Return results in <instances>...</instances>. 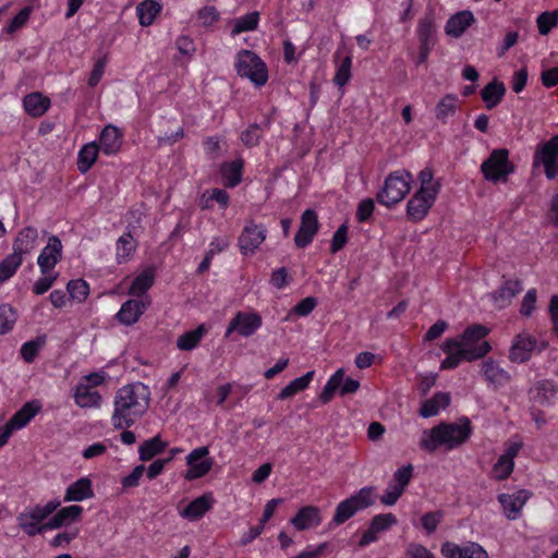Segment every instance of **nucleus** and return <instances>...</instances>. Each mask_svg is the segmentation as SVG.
Wrapping results in <instances>:
<instances>
[{
  "label": "nucleus",
  "instance_id": "obj_60",
  "mask_svg": "<svg viewBox=\"0 0 558 558\" xmlns=\"http://www.w3.org/2000/svg\"><path fill=\"white\" fill-rule=\"evenodd\" d=\"M461 558H488L487 551L477 543L470 542L461 546Z\"/></svg>",
  "mask_w": 558,
  "mask_h": 558
},
{
  "label": "nucleus",
  "instance_id": "obj_7",
  "mask_svg": "<svg viewBox=\"0 0 558 558\" xmlns=\"http://www.w3.org/2000/svg\"><path fill=\"white\" fill-rule=\"evenodd\" d=\"M236 73L248 78L256 86H263L268 80V70L265 62L253 51L243 49L236 54Z\"/></svg>",
  "mask_w": 558,
  "mask_h": 558
},
{
  "label": "nucleus",
  "instance_id": "obj_9",
  "mask_svg": "<svg viewBox=\"0 0 558 558\" xmlns=\"http://www.w3.org/2000/svg\"><path fill=\"white\" fill-rule=\"evenodd\" d=\"M542 165L549 180L558 175V134L538 145L534 153L533 167Z\"/></svg>",
  "mask_w": 558,
  "mask_h": 558
},
{
  "label": "nucleus",
  "instance_id": "obj_43",
  "mask_svg": "<svg viewBox=\"0 0 558 558\" xmlns=\"http://www.w3.org/2000/svg\"><path fill=\"white\" fill-rule=\"evenodd\" d=\"M259 21V13L254 11L234 21V26L231 31V36L235 37L243 32L254 31Z\"/></svg>",
  "mask_w": 558,
  "mask_h": 558
},
{
  "label": "nucleus",
  "instance_id": "obj_63",
  "mask_svg": "<svg viewBox=\"0 0 558 558\" xmlns=\"http://www.w3.org/2000/svg\"><path fill=\"white\" fill-rule=\"evenodd\" d=\"M402 494L403 490L401 489V486H396V484L389 483L384 495L380 497V501L386 506H393Z\"/></svg>",
  "mask_w": 558,
  "mask_h": 558
},
{
  "label": "nucleus",
  "instance_id": "obj_39",
  "mask_svg": "<svg viewBox=\"0 0 558 558\" xmlns=\"http://www.w3.org/2000/svg\"><path fill=\"white\" fill-rule=\"evenodd\" d=\"M458 97L453 94L445 95L436 105V118L446 123L449 117H452L457 111Z\"/></svg>",
  "mask_w": 558,
  "mask_h": 558
},
{
  "label": "nucleus",
  "instance_id": "obj_41",
  "mask_svg": "<svg viewBox=\"0 0 558 558\" xmlns=\"http://www.w3.org/2000/svg\"><path fill=\"white\" fill-rule=\"evenodd\" d=\"M155 272L154 269L147 268L143 270L138 276L133 280L129 293L131 295H142L144 294L154 283Z\"/></svg>",
  "mask_w": 558,
  "mask_h": 558
},
{
  "label": "nucleus",
  "instance_id": "obj_2",
  "mask_svg": "<svg viewBox=\"0 0 558 558\" xmlns=\"http://www.w3.org/2000/svg\"><path fill=\"white\" fill-rule=\"evenodd\" d=\"M150 390L141 381L125 385L114 396L111 422L114 428L131 427L149 408Z\"/></svg>",
  "mask_w": 558,
  "mask_h": 558
},
{
  "label": "nucleus",
  "instance_id": "obj_51",
  "mask_svg": "<svg viewBox=\"0 0 558 558\" xmlns=\"http://www.w3.org/2000/svg\"><path fill=\"white\" fill-rule=\"evenodd\" d=\"M433 171L430 168H424L418 173V180L421 182V186L417 191H423L424 193H432L435 190V194L438 195L440 192V183L438 181H433Z\"/></svg>",
  "mask_w": 558,
  "mask_h": 558
},
{
  "label": "nucleus",
  "instance_id": "obj_28",
  "mask_svg": "<svg viewBox=\"0 0 558 558\" xmlns=\"http://www.w3.org/2000/svg\"><path fill=\"white\" fill-rule=\"evenodd\" d=\"M93 496L92 481L88 477H81L66 488L64 501H83Z\"/></svg>",
  "mask_w": 558,
  "mask_h": 558
},
{
  "label": "nucleus",
  "instance_id": "obj_4",
  "mask_svg": "<svg viewBox=\"0 0 558 558\" xmlns=\"http://www.w3.org/2000/svg\"><path fill=\"white\" fill-rule=\"evenodd\" d=\"M412 174L408 170H397L388 174L376 201L386 207L400 203L411 190Z\"/></svg>",
  "mask_w": 558,
  "mask_h": 558
},
{
  "label": "nucleus",
  "instance_id": "obj_37",
  "mask_svg": "<svg viewBox=\"0 0 558 558\" xmlns=\"http://www.w3.org/2000/svg\"><path fill=\"white\" fill-rule=\"evenodd\" d=\"M314 377V371L305 373L303 376L298 377L290 381L278 395V399L284 400L293 397L300 391L306 389Z\"/></svg>",
  "mask_w": 558,
  "mask_h": 558
},
{
  "label": "nucleus",
  "instance_id": "obj_45",
  "mask_svg": "<svg viewBox=\"0 0 558 558\" xmlns=\"http://www.w3.org/2000/svg\"><path fill=\"white\" fill-rule=\"evenodd\" d=\"M100 395L97 391H92L86 386H80L76 389L75 402L81 408L97 407L99 405Z\"/></svg>",
  "mask_w": 558,
  "mask_h": 558
},
{
  "label": "nucleus",
  "instance_id": "obj_55",
  "mask_svg": "<svg viewBox=\"0 0 558 558\" xmlns=\"http://www.w3.org/2000/svg\"><path fill=\"white\" fill-rule=\"evenodd\" d=\"M262 135L263 132L260 126L257 123H253L242 132L241 141L245 146L254 147L258 145Z\"/></svg>",
  "mask_w": 558,
  "mask_h": 558
},
{
  "label": "nucleus",
  "instance_id": "obj_12",
  "mask_svg": "<svg viewBox=\"0 0 558 558\" xmlns=\"http://www.w3.org/2000/svg\"><path fill=\"white\" fill-rule=\"evenodd\" d=\"M266 228L253 221L247 223L239 236V247L243 255L253 254L266 239Z\"/></svg>",
  "mask_w": 558,
  "mask_h": 558
},
{
  "label": "nucleus",
  "instance_id": "obj_42",
  "mask_svg": "<svg viewBox=\"0 0 558 558\" xmlns=\"http://www.w3.org/2000/svg\"><path fill=\"white\" fill-rule=\"evenodd\" d=\"M344 377V371L343 368H339L326 383V385L323 388V391L319 395V400L322 403L326 404L331 401L335 393L337 391L340 392V385L343 381Z\"/></svg>",
  "mask_w": 558,
  "mask_h": 558
},
{
  "label": "nucleus",
  "instance_id": "obj_21",
  "mask_svg": "<svg viewBox=\"0 0 558 558\" xmlns=\"http://www.w3.org/2000/svg\"><path fill=\"white\" fill-rule=\"evenodd\" d=\"M145 308L146 304L143 301L131 299L122 304L116 317L121 324L131 326L138 320Z\"/></svg>",
  "mask_w": 558,
  "mask_h": 558
},
{
  "label": "nucleus",
  "instance_id": "obj_50",
  "mask_svg": "<svg viewBox=\"0 0 558 558\" xmlns=\"http://www.w3.org/2000/svg\"><path fill=\"white\" fill-rule=\"evenodd\" d=\"M541 35H547L558 23V11H545L536 20Z\"/></svg>",
  "mask_w": 558,
  "mask_h": 558
},
{
  "label": "nucleus",
  "instance_id": "obj_53",
  "mask_svg": "<svg viewBox=\"0 0 558 558\" xmlns=\"http://www.w3.org/2000/svg\"><path fill=\"white\" fill-rule=\"evenodd\" d=\"M352 58L347 56L338 66L333 82L339 87L344 86L351 78Z\"/></svg>",
  "mask_w": 558,
  "mask_h": 558
},
{
  "label": "nucleus",
  "instance_id": "obj_46",
  "mask_svg": "<svg viewBox=\"0 0 558 558\" xmlns=\"http://www.w3.org/2000/svg\"><path fill=\"white\" fill-rule=\"evenodd\" d=\"M17 319L16 311L9 304L0 305V335L12 330Z\"/></svg>",
  "mask_w": 558,
  "mask_h": 558
},
{
  "label": "nucleus",
  "instance_id": "obj_19",
  "mask_svg": "<svg viewBox=\"0 0 558 558\" xmlns=\"http://www.w3.org/2000/svg\"><path fill=\"white\" fill-rule=\"evenodd\" d=\"M474 22L475 17L471 11H460L447 21L445 32L450 37L459 38Z\"/></svg>",
  "mask_w": 558,
  "mask_h": 558
},
{
  "label": "nucleus",
  "instance_id": "obj_52",
  "mask_svg": "<svg viewBox=\"0 0 558 558\" xmlns=\"http://www.w3.org/2000/svg\"><path fill=\"white\" fill-rule=\"evenodd\" d=\"M397 524V518L392 513H381L375 515L371 521V527L378 534L389 530L392 525Z\"/></svg>",
  "mask_w": 558,
  "mask_h": 558
},
{
  "label": "nucleus",
  "instance_id": "obj_48",
  "mask_svg": "<svg viewBox=\"0 0 558 558\" xmlns=\"http://www.w3.org/2000/svg\"><path fill=\"white\" fill-rule=\"evenodd\" d=\"M45 342L46 336H40L34 340L25 342L21 348V355L23 360L26 363H32L36 359L39 350L44 347Z\"/></svg>",
  "mask_w": 558,
  "mask_h": 558
},
{
  "label": "nucleus",
  "instance_id": "obj_30",
  "mask_svg": "<svg viewBox=\"0 0 558 558\" xmlns=\"http://www.w3.org/2000/svg\"><path fill=\"white\" fill-rule=\"evenodd\" d=\"M450 404V395L447 392H437L430 399L423 402L420 409L422 417H433L437 415L440 409H445Z\"/></svg>",
  "mask_w": 558,
  "mask_h": 558
},
{
  "label": "nucleus",
  "instance_id": "obj_17",
  "mask_svg": "<svg viewBox=\"0 0 558 558\" xmlns=\"http://www.w3.org/2000/svg\"><path fill=\"white\" fill-rule=\"evenodd\" d=\"M530 496L531 494L527 490L521 489L512 495L500 494L498 496V501L502 506L506 517L509 520H514L520 514L522 507L527 501Z\"/></svg>",
  "mask_w": 558,
  "mask_h": 558
},
{
  "label": "nucleus",
  "instance_id": "obj_34",
  "mask_svg": "<svg viewBox=\"0 0 558 558\" xmlns=\"http://www.w3.org/2000/svg\"><path fill=\"white\" fill-rule=\"evenodd\" d=\"M23 105L28 114L40 117L48 110L50 100L47 97H43L39 93H32L24 97Z\"/></svg>",
  "mask_w": 558,
  "mask_h": 558
},
{
  "label": "nucleus",
  "instance_id": "obj_16",
  "mask_svg": "<svg viewBox=\"0 0 558 558\" xmlns=\"http://www.w3.org/2000/svg\"><path fill=\"white\" fill-rule=\"evenodd\" d=\"M41 410V403L38 400L26 402L13 416L5 423V426L13 433L25 427Z\"/></svg>",
  "mask_w": 558,
  "mask_h": 558
},
{
  "label": "nucleus",
  "instance_id": "obj_29",
  "mask_svg": "<svg viewBox=\"0 0 558 558\" xmlns=\"http://www.w3.org/2000/svg\"><path fill=\"white\" fill-rule=\"evenodd\" d=\"M506 94V86L502 82L494 78L481 90V97L488 110L495 108L502 100Z\"/></svg>",
  "mask_w": 558,
  "mask_h": 558
},
{
  "label": "nucleus",
  "instance_id": "obj_24",
  "mask_svg": "<svg viewBox=\"0 0 558 558\" xmlns=\"http://www.w3.org/2000/svg\"><path fill=\"white\" fill-rule=\"evenodd\" d=\"M211 494H204L192 500L181 512V515L190 521L201 519L213 507Z\"/></svg>",
  "mask_w": 558,
  "mask_h": 558
},
{
  "label": "nucleus",
  "instance_id": "obj_23",
  "mask_svg": "<svg viewBox=\"0 0 558 558\" xmlns=\"http://www.w3.org/2000/svg\"><path fill=\"white\" fill-rule=\"evenodd\" d=\"M122 145V133L113 125L104 128L99 138V148L106 155H112L119 151Z\"/></svg>",
  "mask_w": 558,
  "mask_h": 558
},
{
  "label": "nucleus",
  "instance_id": "obj_62",
  "mask_svg": "<svg viewBox=\"0 0 558 558\" xmlns=\"http://www.w3.org/2000/svg\"><path fill=\"white\" fill-rule=\"evenodd\" d=\"M32 9L29 7L23 8L10 22L7 27L8 33L12 34L21 28L29 19Z\"/></svg>",
  "mask_w": 558,
  "mask_h": 558
},
{
  "label": "nucleus",
  "instance_id": "obj_61",
  "mask_svg": "<svg viewBox=\"0 0 558 558\" xmlns=\"http://www.w3.org/2000/svg\"><path fill=\"white\" fill-rule=\"evenodd\" d=\"M219 12L214 5H206L198 11V20L204 26H210L219 20Z\"/></svg>",
  "mask_w": 558,
  "mask_h": 558
},
{
  "label": "nucleus",
  "instance_id": "obj_3",
  "mask_svg": "<svg viewBox=\"0 0 558 558\" xmlns=\"http://www.w3.org/2000/svg\"><path fill=\"white\" fill-rule=\"evenodd\" d=\"M471 433V421L465 416L458 423L442 422L430 429L423 430L420 447L429 453L435 452L440 446L451 450L464 444Z\"/></svg>",
  "mask_w": 558,
  "mask_h": 558
},
{
  "label": "nucleus",
  "instance_id": "obj_64",
  "mask_svg": "<svg viewBox=\"0 0 558 558\" xmlns=\"http://www.w3.org/2000/svg\"><path fill=\"white\" fill-rule=\"evenodd\" d=\"M442 519L441 511L427 512L422 517V525L428 534L433 533Z\"/></svg>",
  "mask_w": 558,
  "mask_h": 558
},
{
  "label": "nucleus",
  "instance_id": "obj_57",
  "mask_svg": "<svg viewBox=\"0 0 558 558\" xmlns=\"http://www.w3.org/2000/svg\"><path fill=\"white\" fill-rule=\"evenodd\" d=\"M58 278V272L51 274V271L48 275H44L41 278H39L33 286V292L36 295H41L46 293L53 284V282Z\"/></svg>",
  "mask_w": 558,
  "mask_h": 558
},
{
  "label": "nucleus",
  "instance_id": "obj_54",
  "mask_svg": "<svg viewBox=\"0 0 558 558\" xmlns=\"http://www.w3.org/2000/svg\"><path fill=\"white\" fill-rule=\"evenodd\" d=\"M19 525L21 529L26 532L29 536H35L46 530H49L48 527H45V523L43 525H38L39 522L32 520L29 517H27L24 513H21L17 517Z\"/></svg>",
  "mask_w": 558,
  "mask_h": 558
},
{
  "label": "nucleus",
  "instance_id": "obj_22",
  "mask_svg": "<svg viewBox=\"0 0 558 558\" xmlns=\"http://www.w3.org/2000/svg\"><path fill=\"white\" fill-rule=\"evenodd\" d=\"M521 291L522 283L520 280H507L498 290L492 293V299L496 307L504 308Z\"/></svg>",
  "mask_w": 558,
  "mask_h": 558
},
{
  "label": "nucleus",
  "instance_id": "obj_14",
  "mask_svg": "<svg viewBox=\"0 0 558 558\" xmlns=\"http://www.w3.org/2000/svg\"><path fill=\"white\" fill-rule=\"evenodd\" d=\"M319 229L318 217L315 210L306 209L301 216V223L294 236V243L303 248L310 245Z\"/></svg>",
  "mask_w": 558,
  "mask_h": 558
},
{
  "label": "nucleus",
  "instance_id": "obj_13",
  "mask_svg": "<svg viewBox=\"0 0 558 558\" xmlns=\"http://www.w3.org/2000/svg\"><path fill=\"white\" fill-rule=\"evenodd\" d=\"M262 326V317L257 313L239 312L229 323L226 337L236 331L243 337H250Z\"/></svg>",
  "mask_w": 558,
  "mask_h": 558
},
{
  "label": "nucleus",
  "instance_id": "obj_25",
  "mask_svg": "<svg viewBox=\"0 0 558 558\" xmlns=\"http://www.w3.org/2000/svg\"><path fill=\"white\" fill-rule=\"evenodd\" d=\"M38 239V231L33 227L23 228L14 243H13V252L19 254L21 257L31 253L35 246Z\"/></svg>",
  "mask_w": 558,
  "mask_h": 558
},
{
  "label": "nucleus",
  "instance_id": "obj_10",
  "mask_svg": "<svg viewBox=\"0 0 558 558\" xmlns=\"http://www.w3.org/2000/svg\"><path fill=\"white\" fill-rule=\"evenodd\" d=\"M208 454L209 450L205 446L198 447L189 453L186 457L189 470L184 474L186 481L203 477L211 470L214 460Z\"/></svg>",
  "mask_w": 558,
  "mask_h": 558
},
{
  "label": "nucleus",
  "instance_id": "obj_8",
  "mask_svg": "<svg viewBox=\"0 0 558 558\" xmlns=\"http://www.w3.org/2000/svg\"><path fill=\"white\" fill-rule=\"evenodd\" d=\"M547 347V341H538L530 333L522 332L515 336L509 350V359L513 363H525L532 357L534 352L541 353Z\"/></svg>",
  "mask_w": 558,
  "mask_h": 558
},
{
  "label": "nucleus",
  "instance_id": "obj_27",
  "mask_svg": "<svg viewBox=\"0 0 558 558\" xmlns=\"http://www.w3.org/2000/svg\"><path fill=\"white\" fill-rule=\"evenodd\" d=\"M557 390L558 387L553 380L542 379L535 383L530 393L534 402L541 405H549Z\"/></svg>",
  "mask_w": 558,
  "mask_h": 558
},
{
  "label": "nucleus",
  "instance_id": "obj_58",
  "mask_svg": "<svg viewBox=\"0 0 558 558\" xmlns=\"http://www.w3.org/2000/svg\"><path fill=\"white\" fill-rule=\"evenodd\" d=\"M348 241V227L347 225H341L337 231L332 235L330 252L337 253L343 248Z\"/></svg>",
  "mask_w": 558,
  "mask_h": 558
},
{
  "label": "nucleus",
  "instance_id": "obj_5",
  "mask_svg": "<svg viewBox=\"0 0 558 558\" xmlns=\"http://www.w3.org/2000/svg\"><path fill=\"white\" fill-rule=\"evenodd\" d=\"M375 502V488L373 486H365L361 488L355 495L347 498L338 504L331 524L340 525L354 517L359 511H362Z\"/></svg>",
  "mask_w": 558,
  "mask_h": 558
},
{
  "label": "nucleus",
  "instance_id": "obj_26",
  "mask_svg": "<svg viewBox=\"0 0 558 558\" xmlns=\"http://www.w3.org/2000/svg\"><path fill=\"white\" fill-rule=\"evenodd\" d=\"M83 512L81 506H69L60 509L48 522L45 523V527L49 530L60 529L76 521Z\"/></svg>",
  "mask_w": 558,
  "mask_h": 558
},
{
  "label": "nucleus",
  "instance_id": "obj_49",
  "mask_svg": "<svg viewBox=\"0 0 558 558\" xmlns=\"http://www.w3.org/2000/svg\"><path fill=\"white\" fill-rule=\"evenodd\" d=\"M23 257H21L16 253H12L8 255L1 263H0V276L2 279L8 280L11 278L19 266L22 264Z\"/></svg>",
  "mask_w": 558,
  "mask_h": 558
},
{
  "label": "nucleus",
  "instance_id": "obj_44",
  "mask_svg": "<svg viewBox=\"0 0 558 558\" xmlns=\"http://www.w3.org/2000/svg\"><path fill=\"white\" fill-rule=\"evenodd\" d=\"M60 505V500L54 499L48 501L45 506L36 505L34 508L23 513L29 517L32 520L40 523L46 520L52 512H54Z\"/></svg>",
  "mask_w": 558,
  "mask_h": 558
},
{
  "label": "nucleus",
  "instance_id": "obj_6",
  "mask_svg": "<svg viewBox=\"0 0 558 558\" xmlns=\"http://www.w3.org/2000/svg\"><path fill=\"white\" fill-rule=\"evenodd\" d=\"M481 172L489 182H507L509 174L514 172V165L509 160V150L494 149L481 165Z\"/></svg>",
  "mask_w": 558,
  "mask_h": 558
},
{
  "label": "nucleus",
  "instance_id": "obj_56",
  "mask_svg": "<svg viewBox=\"0 0 558 558\" xmlns=\"http://www.w3.org/2000/svg\"><path fill=\"white\" fill-rule=\"evenodd\" d=\"M514 468V461H506L498 458L497 462L493 466L494 477L497 481H502L509 477Z\"/></svg>",
  "mask_w": 558,
  "mask_h": 558
},
{
  "label": "nucleus",
  "instance_id": "obj_40",
  "mask_svg": "<svg viewBox=\"0 0 558 558\" xmlns=\"http://www.w3.org/2000/svg\"><path fill=\"white\" fill-rule=\"evenodd\" d=\"M160 10V4L155 0H145L141 2L136 8L140 24L142 26H149L153 24Z\"/></svg>",
  "mask_w": 558,
  "mask_h": 558
},
{
  "label": "nucleus",
  "instance_id": "obj_1",
  "mask_svg": "<svg viewBox=\"0 0 558 558\" xmlns=\"http://www.w3.org/2000/svg\"><path fill=\"white\" fill-rule=\"evenodd\" d=\"M489 329L483 325L469 326L460 338L444 341L441 350L446 359L440 364L441 369L456 368L462 361L472 362L484 357L490 350V344L484 340Z\"/></svg>",
  "mask_w": 558,
  "mask_h": 558
},
{
  "label": "nucleus",
  "instance_id": "obj_36",
  "mask_svg": "<svg viewBox=\"0 0 558 558\" xmlns=\"http://www.w3.org/2000/svg\"><path fill=\"white\" fill-rule=\"evenodd\" d=\"M168 444L163 441L160 437V435H156L155 437L145 440L140 447H138V454L140 460L142 461H149L157 454L165 451Z\"/></svg>",
  "mask_w": 558,
  "mask_h": 558
},
{
  "label": "nucleus",
  "instance_id": "obj_35",
  "mask_svg": "<svg viewBox=\"0 0 558 558\" xmlns=\"http://www.w3.org/2000/svg\"><path fill=\"white\" fill-rule=\"evenodd\" d=\"M101 150L95 143L85 144L78 151L77 169L81 173H86L95 163L98 153Z\"/></svg>",
  "mask_w": 558,
  "mask_h": 558
},
{
  "label": "nucleus",
  "instance_id": "obj_59",
  "mask_svg": "<svg viewBox=\"0 0 558 558\" xmlns=\"http://www.w3.org/2000/svg\"><path fill=\"white\" fill-rule=\"evenodd\" d=\"M413 473V466L411 464H407L400 469H398L393 473V482L391 484H396V486H401V489L404 492V488L409 484Z\"/></svg>",
  "mask_w": 558,
  "mask_h": 558
},
{
  "label": "nucleus",
  "instance_id": "obj_33",
  "mask_svg": "<svg viewBox=\"0 0 558 558\" xmlns=\"http://www.w3.org/2000/svg\"><path fill=\"white\" fill-rule=\"evenodd\" d=\"M137 246L136 241L131 232L123 233L116 244V255L118 264H123L130 260Z\"/></svg>",
  "mask_w": 558,
  "mask_h": 558
},
{
  "label": "nucleus",
  "instance_id": "obj_32",
  "mask_svg": "<svg viewBox=\"0 0 558 558\" xmlns=\"http://www.w3.org/2000/svg\"><path fill=\"white\" fill-rule=\"evenodd\" d=\"M243 165L244 162L241 158L221 165L220 172L227 187H234L241 182Z\"/></svg>",
  "mask_w": 558,
  "mask_h": 558
},
{
  "label": "nucleus",
  "instance_id": "obj_11",
  "mask_svg": "<svg viewBox=\"0 0 558 558\" xmlns=\"http://www.w3.org/2000/svg\"><path fill=\"white\" fill-rule=\"evenodd\" d=\"M436 197L435 190L432 193L416 191L407 204L408 218L413 222L424 219L434 205Z\"/></svg>",
  "mask_w": 558,
  "mask_h": 558
},
{
  "label": "nucleus",
  "instance_id": "obj_31",
  "mask_svg": "<svg viewBox=\"0 0 558 558\" xmlns=\"http://www.w3.org/2000/svg\"><path fill=\"white\" fill-rule=\"evenodd\" d=\"M417 36L420 40V45L432 46L434 47L436 44V25L435 19L432 13L425 14L423 19L420 20L417 26Z\"/></svg>",
  "mask_w": 558,
  "mask_h": 558
},
{
  "label": "nucleus",
  "instance_id": "obj_47",
  "mask_svg": "<svg viewBox=\"0 0 558 558\" xmlns=\"http://www.w3.org/2000/svg\"><path fill=\"white\" fill-rule=\"evenodd\" d=\"M66 290L72 300L82 303L89 294V286L83 279L70 280L66 284Z\"/></svg>",
  "mask_w": 558,
  "mask_h": 558
},
{
  "label": "nucleus",
  "instance_id": "obj_15",
  "mask_svg": "<svg viewBox=\"0 0 558 558\" xmlns=\"http://www.w3.org/2000/svg\"><path fill=\"white\" fill-rule=\"evenodd\" d=\"M62 258V243L57 235L48 239L47 245L41 250L37 264L43 275H48Z\"/></svg>",
  "mask_w": 558,
  "mask_h": 558
},
{
  "label": "nucleus",
  "instance_id": "obj_20",
  "mask_svg": "<svg viewBox=\"0 0 558 558\" xmlns=\"http://www.w3.org/2000/svg\"><path fill=\"white\" fill-rule=\"evenodd\" d=\"M290 522L299 531L318 526L322 523L319 509L315 506L302 507Z\"/></svg>",
  "mask_w": 558,
  "mask_h": 558
},
{
  "label": "nucleus",
  "instance_id": "obj_38",
  "mask_svg": "<svg viewBox=\"0 0 558 558\" xmlns=\"http://www.w3.org/2000/svg\"><path fill=\"white\" fill-rule=\"evenodd\" d=\"M207 329L204 325H199L196 329L190 330L181 335L177 340V347L182 351H191L195 349Z\"/></svg>",
  "mask_w": 558,
  "mask_h": 558
},
{
  "label": "nucleus",
  "instance_id": "obj_18",
  "mask_svg": "<svg viewBox=\"0 0 558 558\" xmlns=\"http://www.w3.org/2000/svg\"><path fill=\"white\" fill-rule=\"evenodd\" d=\"M482 373L485 380L494 388L502 387L511 380V375L494 360L483 362Z\"/></svg>",
  "mask_w": 558,
  "mask_h": 558
}]
</instances>
